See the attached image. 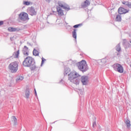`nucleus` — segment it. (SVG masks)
Here are the masks:
<instances>
[{
	"label": "nucleus",
	"mask_w": 131,
	"mask_h": 131,
	"mask_svg": "<svg viewBox=\"0 0 131 131\" xmlns=\"http://www.w3.org/2000/svg\"><path fill=\"white\" fill-rule=\"evenodd\" d=\"M24 67H29L31 71H36L38 69V67L35 64V60L31 56L27 57L23 62Z\"/></svg>",
	"instance_id": "1"
},
{
	"label": "nucleus",
	"mask_w": 131,
	"mask_h": 131,
	"mask_svg": "<svg viewBox=\"0 0 131 131\" xmlns=\"http://www.w3.org/2000/svg\"><path fill=\"white\" fill-rule=\"evenodd\" d=\"M68 75L69 80H70L71 82L74 83V84H79L80 79L78 77H79L80 75H79L78 73H76V72H71Z\"/></svg>",
	"instance_id": "2"
},
{
	"label": "nucleus",
	"mask_w": 131,
	"mask_h": 131,
	"mask_svg": "<svg viewBox=\"0 0 131 131\" xmlns=\"http://www.w3.org/2000/svg\"><path fill=\"white\" fill-rule=\"evenodd\" d=\"M77 66L79 70L81 71L83 73H84V72H86V71L89 70V67L88 66L85 60H83L79 62Z\"/></svg>",
	"instance_id": "3"
},
{
	"label": "nucleus",
	"mask_w": 131,
	"mask_h": 131,
	"mask_svg": "<svg viewBox=\"0 0 131 131\" xmlns=\"http://www.w3.org/2000/svg\"><path fill=\"white\" fill-rule=\"evenodd\" d=\"M19 65L16 61H14L10 63L8 68L11 73H16L18 71V67Z\"/></svg>",
	"instance_id": "4"
},
{
	"label": "nucleus",
	"mask_w": 131,
	"mask_h": 131,
	"mask_svg": "<svg viewBox=\"0 0 131 131\" xmlns=\"http://www.w3.org/2000/svg\"><path fill=\"white\" fill-rule=\"evenodd\" d=\"M19 18L21 21L23 22H28V20H29V17H28V14L26 12H21L19 14Z\"/></svg>",
	"instance_id": "5"
},
{
	"label": "nucleus",
	"mask_w": 131,
	"mask_h": 131,
	"mask_svg": "<svg viewBox=\"0 0 131 131\" xmlns=\"http://www.w3.org/2000/svg\"><path fill=\"white\" fill-rule=\"evenodd\" d=\"M113 68L115 71H117L118 72H119V73H123V67H122L121 64L119 63H115L113 66Z\"/></svg>",
	"instance_id": "6"
},
{
	"label": "nucleus",
	"mask_w": 131,
	"mask_h": 131,
	"mask_svg": "<svg viewBox=\"0 0 131 131\" xmlns=\"http://www.w3.org/2000/svg\"><path fill=\"white\" fill-rule=\"evenodd\" d=\"M80 80L83 85H86L89 82V76H83L81 77Z\"/></svg>",
	"instance_id": "7"
},
{
	"label": "nucleus",
	"mask_w": 131,
	"mask_h": 131,
	"mask_svg": "<svg viewBox=\"0 0 131 131\" xmlns=\"http://www.w3.org/2000/svg\"><path fill=\"white\" fill-rule=\"evenodd\" d=\"M28 13L31 16H35V15H36V11L35 10V8L33 7L29 8L28 9Z\"/></svg>",
	"instance_id": "8"
},
{
	"label": "nucleus",
	"mask_w": 131,
	"mask_h": 131,
	"mask_svg": "<svg viewBox=\"0 0 131 131\" xmlns=\"http://www.w3.org/2000/svg\"><path fill=\"white\" fill-rule=\"evenodd\" d=\"M59 7H60V8H62L64 9V10H67V11H69L70 10V8H69V6L68 5L66 4H63L62 2H58V3Z\"/></svg>",
	"instance_id": "9"
},
{
	"label": "nucleus",
	"mask_w": 131,
	"mask_h": 131,
	"mask_svg": "<svg viewBox=\"0 0 131 131\" xmlns=\"http://www.w3.org/2000/svg\"><path fill=\"white\" fill-rule=\"evenodd\" d=\"M118 12L119 14H120V15H122L123 14H126V13H128V12H129V10H127L123 7H120L118 9Z\"/></svg>",
	"instance_id": "10"
},
{
	"label": "nucleus",
	"mask_w": 131,
	"mask_h": 131,
	"mask_svg": "<svg viewBox=\"0 0 131 131\" xmlns=\"http://www.w3.org/2000/svg\"><path fill=\"white\" fill-rule=\"evenodd\" d=\"M23 52V55H24V56H25L26 57H28V56L29 55V53H28V48L27 46H25L24 47L23 49L22 50Z\"/></svg>",
	"instance_id": "11"
},
{
	"label": "nucleus",
	"mask_w": 131,
	"mask_h": 131,
	"mask_svg": "<svg viewBox=\"0 0 131 131\" xmlns=\"http://www.w3.org/2000/svg\"><path fill=\"white\" fill-rule=\"evenodd\" d=\"M33 56H35V57L39 56V48L36 47L34 48L33 51Z\"/></svg>",
	"instance_id": "12"
},
{
	"label": "nucleus",
	"mask_w": 131,
	"mask_h": 131,
	"mask_svg": "<svg viewBox=\"0 0 131 131\" xmlns=\"http://www.w3.org/2000/svg\"><path fill=\"white\" fill-rule=\"evenodd\" d=\"M25 98L26 99H29V97L30 96V90L29 88H27L25 91Z\"/></svg>",
	"instance_id": "13"
},
{
	"label": "nucleus",
	"mask_w": 131,
	"mask_h": 131,
	"mask_svg": "<svg viewBox=\"0 0 131 131\" xmlns=\"http://www.w3.org/2000/svg\"><path fill=\"white\" fill-rule=\"evenodd\" d=\"M56 10L57 11L58 16H63V15H64V13L63 12V10L61 9V7L57 6Z\"/></svg>",
	"instance_id": "14"
},
{
	"label": "nucleus",
	"mask_w": 131,
	"mask_h": 131,
	"mask_svg": "<svg viewBox=\"0 0 131 131\" xmlns=\"http://www.w3.org/2000/svg\"><path fill=\"white\" fill-rule=\"evenodd\" d=\"M90 4L91 3L89 0H86L84 3L81 4V8H86V7H88V6H90Z\"/></svg>",
	"instance_id": "15"
},
{
	"label": "nucleus",
	"mask_w": 131,
	"mask_h": 131,
	"mask_svg": "<svg viewBox=\"0 0 131 131\" xmlns=\"http://www.w3.org/2000/svg\"><path fill=\"white\" fill-rule=\"evenodd\" d=\"M70 71H71V70H70V68H69V67H65L63 73L64 76H65V75H67V74H69Z\"/></svg>",
	"instance_id": "16"
},
{
	"label": "nucleus",
	"mask_w": 131,
	"mask_h": 131,
	"mask_svg": "<svg viewBox=\"0 0 131 131\" xmlns=\"http://www.w3.org/2000/svg\"><path fill=\"white\" fill-rule=\"evenodd\" d=\"M122 20V18H121V14H120L119 13L118 14H117L115 21L116 22H121V20Z\"/></svg>",
	"instance_id": "17"
},
{
	"label": "nucleus",
	"mask_w": 131,
	"mask_h": 131,
	"mask_svg": "<svg viewBox=\"0 0 131 131\" xmlns=\"http://www.w3.org/2000/svg\"><path fill=\"white\" fill-rule=\"evenodd\" d=\"M76 31H77V29H74L73 31L72 32L73 37L75 39L76 42V38L77 37V35L76 34Z\"/></svg>",
	"instance_id": "18"
},
{
	"label": "nucleus",
	"mask_w": 131,
	"mask_h": 131,
	"mask_svg": "<svg viewBox=\"0 0 131 131\" xmlns=\"http://www.w3.org/2000/svg\"><path fill=\"white\" fill-rule=\"evenodd\" d=\"M20 54V50H17V52H14L13 55L14 58H18L19 57V55Z\"/></svg>",
	"instance_id": "19"
},
{
	"label": "nucleus",
	"mask_w": 131,
	"mask_h": 131,
	"mask_svg": "<svg viewBox=\"0 0 131 131\" xmlns=\"http://www.w3.org/2000/svg\"><path fill=\"white\" fill-rule=\"evenodd\" d=\"M125 123H126V126L128 128H129V127H130V121L129 119H127L126 120H125Z\"/></svg>",
	"instance_id": "20"
},
{
	"label": "nucleus",
	"mask_w": 131,
	"mask_h": 131,
	"mask_svg": "<svg viewBox=\"0 0 131 131\" xmlns=\"http://www.w3.org/2000/svg\"><path fill=\"white\" fill-rule=\"evenodd\" d=\"M12 121H14V125H17V118L15 116H13L12 117Z\"/></svg>",
	"instance_id": "21"
},
{
	"label": "nucleus",
	"mask_w": 131,
	"mask_h": 131,
	"mask_svg": "<svg viewBox=\"0 0 131 131\" xmlns=\"http://www.w3.org/2000/svg\"><path fill=\"white\" fill-rule=\"evenodd\" d=\"M23 79H24V77H23L22 76H20L16 78V82H18V81H22Z\"/></svg>",
	"instance_id": "22"
},
{
	"label": "nucleus",
	"mask_w": 131,
	"mask_h": 131,
	"mask_svg": "<svg viewBox=\"0 0 131 131\" xmlns=\"http://www.w3.org/2000/svg\"><path fill=\"white\" fill-rule=\"evenodd\" d=\"M14 30H15V32H18L21 30H23V28H22V27L21 28L16 27V28H14Z\"/></svg>",
	"instance_id": "23"
},
{
	"label": "nucleus",
	"mask_w": 131,
	"mask_h": 131,
	"mask_svg": "<svg viewBox=\"0 0 131 131\" xmlns=\"http://www.w3.org/2000/svg\"><path fill=\"white\" fill-rule=\"evenodd\" d=\"M116 50L117 52H119L120 51H121V48L120 47V43H118V45H117Z\"/></svg>",
	"instance_id": "24"
},
{
	"label": "nucleus",
	"mask_w": 131,
	"mask_h": 131,
	"mask_svg": "<svg viewBox=\"0 0 131 131\" xmlns=\"http://www.w3.org/2000/svg\"><path fill=\"white\" fill-rule=\"evenodd\" d=\"M8 30L9 32H15V28L9 27Z\"/></svg>",
	"instance_id": "25"
},
{
	"label": "nucleus",
	"mask_w": 131,
	"mask_h": 131,
	"mask_svg": "<svg viewBox=\"0 0 131 131\" xmlns=\"http://www.w3.org/2000/svg\"><path fill=\"white\" fill-rule=\"evenodd\" d=\"M122 4H123V5H124L125 6H127V7H128V4H129V2L128 1H123L122 2Z\"/></svg>",
	"instance_id": "26"
},
{
	"label": "nucleus",
	"mask_w": 131,
	"mask_h": 131,
	"mask_svg": "<svg viewBox=\"0 0 131 131\" xmlns=\"http://www.w3.org/2000/svg\"><path fill=\"white\" fill-rule=\"evenodd\" d=\"M30 2H28V1H24L23 2L24 5H25L26 6H29V5H30Z\"/></svg>",
	"instance_id": "27"
},
{
	"label": "nucleus",
	"mask_w": 131,
	"mask_h": 131,
	"mask_svg": "<svg viewBox=\"0 0 131 131\" xmlns=\"http://www.w3.org/2000/svg\"><path fill=\"white\" fill-rule=\"evenodd\" d=\"M81 25H82V24H79L74 25V26H73V28H78V27H79V26H81Z\"/></svg>",
	"instance_id": "28"
},
{
	"label": "nucleus",
	"mask_w": 131,
	"mask_h": 131,
	"mask_svg": "<svg viewBox=\"0 0 131 131\" xmlns=\"http://www.w3.org/2000/svg\"><path fill=\"white\" fill-rule=\"evenodd\" d=\"M101 62H102L103 64H106V63H107V60H106V58H103L101 59Z\"/></svg>",
	"instance_id": "29"
},
{
	"label": "nucleus",
	"mask_w": 131,
	"mask_h": 131,
	"mask_svg": "<svg viewBox=\"0 0 131 131\" xmlns=\"http://www.w3.org/2000/svg\"><path fill=\"white\" fill-rule=\"evenodd\" d=\"M45 61H46V59H45L43 57L42 58L41 63V66H42V64H44Z\"/></svg>",
	"instance_id": "30"
},
{
	"label": "nucleus",
	"mask_w": 131,
	"mask_h": 131,
	"mask_svg": "<svg viewBox=\"0 0 131 131\" xmlns=\"http://www.w3.org/2000/svg\"><path fill=\"white\" fill-rule=\"evenodd\" d=\"M68 62V64H69L70 65H72V64H73L72 60H69Z\"/></svg>",
	"instance_id": "31"
},
{
	"label": "nucleus",
	"mask_w": 131,
	"mask_h": 131,
	"mask_svg": "<svg viewBox=\"0 0 131 131\" xmlns=\"http://www.w3.org/2000/svg\"><path fill=\"white\" fill-rule=\"evenodd\" d=\"M96 126H97V123L96 122V121H94L93 123V127H96Z\"/></svg>",
	"instance_id": "32"
},
{
	"label": "nucleus",
	"mask_w": 131,
	"mask_h": 131,
	"mask_svg": "<svg viewBox=\"0 0 131 131\" xmlns=\"http://www.w3.org/2000/svg\"><path fill=\"white\" fill-rule=\"evenodd\" d=\"M34 93L35 97H37V93H36V90H35V89H34Z\"/></svg>",
	"instance_id": "33"
},
{
	"label": "nucleus",
	"mask_w": 131,
	"mask_h": 131,
	"mask_svg": "<svg viewBox=\"0 0 131 131\" xmlns=\"http://www.w3.org/2000/svg\"><path fill=\"white\" fill-rule=\"evenodd\" d=\"M129 9H131V3L130 2H129V4H128V6Z\"/></svg>",
	"instance_id": "34"
},
{
	"label": "nucleus",
	"mask_w": 131,
	"mask_h": 131,
	"mask_svg": "<svg viewBox=\"0 0 131 131\" xmlns=\"http://www.w3.org/2000/svg\"><path fill=\"white\" fill-rule=\"evenodd\" d=\"M4 25V21H0V26Z\"/></svg>",
	"instance_id": "35"
},
{
	"label": "nucleus",
	"mask_w": 131,
	"mask_h": 131,
	"mask_svg": "<svg viewBox=\"0 0 131 131\" xmlns=\"http://www.w3.org/2000/svg\"><path fill=\"white\" fill-rule=\"evenodd\" d=\"M27 45H28V46H32V45H31V43H30V42H27Z\"/></svg>",
	"instance_id": "36"
},
{
	"label": "nucleus",
	"mask_w": 131,
	"mask_h": 131,
	"mask_svg": "<svg viewBox=\"0 0 131 131\" xmlns=\"http://www.w3.org/2000/svg\"><path fill=\"white\" fill-rule=\"evenodd\" d=\"M80 95H84V92H83L82 91H80Z\"/></svg>",
	"instance_id": "37"
},
{
	"label": "nucleus",
	"mask_w": 131,
	"mask_h": 131,
	"mask_svg": "<svg viewBox=\"0 0 131 131\" xmlns=\"http://www.w3.org/2000/svg\"><path fill=\"white\" fill-rule=\"evenodd\" d=\"M46 1V2H47V3H49H49H51V1H52V0H45Z\"/></svg>",
	"instance_id": "38"
},
{
	"label": "nucleus",
	"mask_w": 131,
	"mask_h": 131,
	"mask_svg": "<svg viewBox=\"0 0 131 131\" xmlns=\"http://www.w3.org/2000/svg\"><path fill=\"white\" fill-rule=\"evenodd\" d=\"M61 82H62V83H64V81L63 80V79H61L60 82H59V83H61Z\"/></svg>",
	"instance_id": "39"
},
{
	"label": "nucleus",
	"mask_w": 131,
	"mask_h": 131,
	"mask_svg": "<svg viewBox=\"0 0 131 131\" xmlns=\"http://www.w3.org/2000/svg\"><path fill=\"white\" fill-rule=\"evenodd\" d=\"M65 23H66V24H68V23H66V21H65Z\"/></svg>",
	"instance_id": "40"
},
{
	"label": "nucleus",
	"mask_w": 131,
	"mask_h": 131,
	"mask_svg": "<svg viewBox=\"0 0 131 131\" xmlns=\"http://www.w3.org/2000/svg\"><path fill=\"white\" fill-rule=\"evenodd\" d=\"M69 26V27H70V28H71V27L70 26Z\"/></svg>",
	"instance_id": "41"
}]
</instances>
